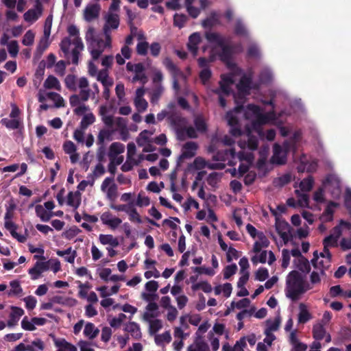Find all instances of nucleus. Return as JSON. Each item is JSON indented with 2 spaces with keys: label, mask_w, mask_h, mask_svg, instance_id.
Segmentation results:
<instances>
[{
  "label": "nucleus",
  "mask_w": 351,
  "mask_h": 351,
  "mask_svg": "<svg viewBox=\"0 0 351 351\" xmlns=\"http://www.w3.org/2000/svg\"><path fill=\"white\" fill-rule=\"evenodd\" d=\"M68 36L61 41L60 47L64 54V57L71 60L72 63L77 64L79 58L84 49L80 30L75 25H70L67 27Z\"/></svg>",
  "instance_id": "obj_1"
},
{
  "label": "nucleus",
  "mask_w": 351,
  "mask_h": 351,
  "mask_svg": "<svg viewBox=\"0 0 351 351\" xmlns=\"http://www.w3.org/2000/svg\"><path fill=\"white\" fill-rule=\"evenodd\" d=\"M85 40L88 49L94 60H97L105 50L112 48L111 36H105V39L99 37L92 26L88 27Z\"/></svg>",
  "instance_id": "obj_2"
},
{
  "label": "nucleus",
  "mask_w": 351,
  "mask_h": 351,
  "mask_svg": "<svg viewBox=\"0 0 351 351\" xmlns=\"http://www.w3.org/2000/svg\"><path fill=\"white\" fill-rule=\"evenodd\" d=\"M310 289L304 278L298 271H291L287 278V296L295 301Z\"/></svg>",
  "instance_id": "obj_3"
},
{
  "label": "nucleus",
  "mask_w": 351,
  "mask_h": 351,
  "mask_svg": "<svg viewBox=\"0 0 351 351\" xmlns=\"http://www.w3.org/2000/svg\"><path fill=\"white\" fill-rule=\"evenodd\" d=\"M244 111V117L245 119H250L252 116L255 117L252 122V126L255 130H260L261 127L267 123L270 120L276 119V113L274 110L269 111L266 114L261 112V108L255 104H249Z\"/></svg>",
  "instance_id": "obj_4"
},
{
  "label": "nucleus",
  "mask_w": 351,
  "mask_h": 351,
  "mask_svg": "<svg viewBox=\"0 0 351 351\" xmlns=\"http://www.w3.org/2000/svg\"><path fill=\"white\" fill-rule=\"evenodd\" d=\"M252 79L250 77L243 75L241 77L237 88L239 91L238 97H234L237 106L234 108L233 112L241 113L244 110L243 104L244 103V97L250 93Z\"/></svg>",
  "instance_id": "obj_5"
},
{
  "label": "nucleus",
  "mask_w": 351,
  "mask_h": 351,
  "mask_svg": "<svg viewBox=\"0 0 351 351\" xmlns=\"http://www.w3.org/2000/svg\"><path fill=\"white\" fill-rule=\"evenodd\" d=\"M322 184L327 188L333 198H339L341 194V182L338 176L328 174L323 180Z\"/></svg>",
  "instance_id": "obj_6"
},
{
  "label": "nucleus",
  "mask_w": 351,
  "mask_h": 351,
  "mask_svg": "<svg viewBox=\"0 0 351 351\" xmlns=\"http://www.w3.org/2000/svg\"><path fill=\"white\" fill-rule=\"evenodd\" d=\"M114 134L118 133L119 137L118 138L127 141L130 138L129 130L128 128V121L126 119L121 117H117L114 119L113 125L110 127Z\"/></svg>",
  "instance_id": "obj_7"
},
{
  "label": "nucleus",
  "mask_w": 351,
  "mask_h": 351,
  "mask_svg": "<svg viewBox=\"0 0 351 351\" xmlns=\"http://www.w3.org/2000/svg\"><path fill=\"white\" fill-rule=\"evenodd\" d=\"M221 51L219 53V58L221 61L225 63L228 64L232 60V55L234 53H240L243 51V47L241 44L237 45H226L225 43V40L222 43V45L219 46Z\"/></svg>",
  "instance_id": "obj_8"
},
{
  "label": "nucleus",
  "mask_w": 351,
  "mask_h": 351,
  "mask_svg": "<svg viewBox=\"0 0 351 351\" xmlns=\"http://www.w3.org/2000/svg\"><path fill=\"white\" fill-rule=\"evenodd\" d=\"M105 23L103 27L104 36H111V31L117 29L119 26V16L117 13L108 12L104 16Z\"/></svg>",
  "instance_id": "obj_9"
},
{
  "label": "nucleus",
  "mask_w": 351,
  "mask_h": 351,
  "mask_svg": "<svg viewBox=\"0 0 351 351\" xmlns=\"http://www.w3.org/2000/svg\"><path fill=\"white\" fill-rule=\"evenodd\" d=\"M101 190L110 201H114L117 197V186L113 178H106L101 183Z\"/></svg>",
  "instance_id": "obj_10"
},
{
  "label": "nucleus",
  "mask_w": 351,
  "mask_h": 351,
  "mask_svg": "<svg viewBox=\"0 0 351 351\" xmlns=\"http://www.w3.org/2000/svg\"><path fill=\"white\" fill-rule=\"evenodd\" d=\"M198 145L195 142L189 141L182 145L181 154L177 161V166L185 160L191 159L196 155Z\"/></svg>",
  "instance_id": "obj_11"
},
{
  "label": "nucleus",
  "mask_w": 351,
  "mask_h": 351,
  "mask_svg": "<svg viewBox=\"0 0 351 351\" xmlns=\"http://www.w3.org/2000/svg\"><path fill=\"white\" fill-rule=\"evenodd\" d=\"M87 100H84L82 97L77 95H73L70 97L69 102L71 106L74 108L73 112L79 116L84 115L89 111V108L85 105L84 102Z\"/></svg>",
  "instance_id": "obj_12"
},
{
  "label": "nucleus",
  "mask_w": 351,
  "mask_h": 351,
  "mask_svg": "<svg viewBox=\"0 0 351 351\" xmlns=\"http://www.w3.org/2000/svg\"><path fill=\"white\" fill-rule=\"evenodd\" d=\"M155 130H145L142 131L136 139V143L139 147H143V152H147L152 151L150 143L153 142L152 138Z\"/></svg>",
  "instance_id": "obj_13"
},
{
  "label": "nucleus",
  "mask_w": 351,
  "mask_h": 351,
  "mask_svg": "<svg viewBox=\"0 0 351 351\" xmlns=\"http://www.w3.org/2000/svg\"><path fill=\"white\" fill-rule=\"evenodd\" d=\"M165 119L168 120L171 123L173 130H176V112L172 104H170L167 108L162 110L157 114L158 121H162Z\"/></svg>",
  "instance_id": "obj_14"
},
{
  "label": "nucleus",
  "mask_w": 351,
  "mask_h": 351,
  "mask_svg": "<svg viewBox=\"0 0 351 351\" xmlns=\"http://www.w3.org/2000/svg\"><path fill=\"white\" fill-rule=\"evenodd\" d=\"M43 5L40 2H37L33 8L27 10L23 15L24 20L29 23L36 22L43 14Z\"/></svg>",
  "instance_id": "obj_15"
},
{
  "label": "nucleus",
  "mask_w": 351,
  "mask_h": 351,
  "mask_svg": "<svg viewBox=\"0 0 351 351\" xmlns=\"http://www.w3.org/2000/svg\"><path fill=\"white\" fill-rule=\"evenodd\" d=\"M50 269V263L45 261H37L34 266L29 269V274L32 280H37L41 274Z\"/></svg>",
  "instance_id": "obj_16"
},
{
  "label": "nucleus",
  "mask_w": 351,
  "mask_h": 351,
  "mask_svg": "<svg viewBox=\"0 0 351 351\" xmlns=\"http://www.w3.org/2000/svg\"><path fill=\"white\" fill-rule=\"evenodd\" d=\"M47 319L43 317L28 318L25 317L21 322V327L26 330H34L36 326H43L46 324Z\"/></svg>",
  "instance_id": "obj_17"
},
{
  "label": "nucleus",
  "mask_w": 351,
  "mask_h": 351,
  "mask_svg": "<svg viewBox=\"0 0 351 351\" xmlns=\"http://www.w3.org/2000/svg\"><path fill=\"white\" fill-rule=\"evenodd\" d=\"M180 121V117L177 114V123ZM197 133L192 126L179 128L177 125V138L184 140L186 138H196Z\"/></svg>",
  "instance_id": "obj_18"
},
{
  "label": "nucleus",
  "mask_w": 351,
  "mask_h": 351,
  "mask_svg": "<svg viewBox=\"0 0 351 351\" xmlns=\"http://www.w3.org/2000/svg\"><path fill=\"white\" fill-rule=\"evenodd\" d=\"M101 222L112 229L117 228L122 222L121 219L112 215L110 212H104L101 215Z\"/></svg>",
  "instance_id": "obj_19"
},
{
  "label": "nucleus",
  "mask_w": 351,
  "mask_h": 351,
  "mask_svg": "<svg viewBox=\"0 0 351 351\" xmlns=\"http://www.w3.org/2000/svg\"><path fill=\"white\" fill-rule=\"evenodd\" d=\"M144 159L143 155L136 156H127L125 162L122 165L121 169L124 171H130L135 166L139 165V163Z\"/></svg>",
  "instance_id": "obj_20"
},
{
  "label": "nucleus",
  "mask_w": 351,
  "mask_h": 351,
  "mask_svg": "<svg viewBox=\"0 0 351 351\" xmlns=\"http://www.w3.org/2000/svg\"><path fill=\"white\" fill-rule=\"evenodd\" d=\"M271 161L274 164L284 165L287 162V156L282 152V147L278 144L274 145V154L271 157Z\"/></svg>",
  "instance_id": "obj_21"
},
{
  "label": "nucleus",
  "mask_w": 351,
  "mask_h": 351,
  "mask_svg": "<svg viewBox=\"0 0 351 351\" xmlns=\"http://www.w3.org/2000/svg\"><path fill=\"white\" fill-rule=\"evenodd\" d=\"M158 316V306L156 303L150 302L147 304L143 315V319L147 322L150 320L157 319Z\"/></svg>",
  "instance_id": "obj_22"
},
{
  "label": "nucleus",
  "mask_w": 351,
  "mask_h": 351,
  "mask_svg": "<svg viewBox=\"0 0 351 351\" xmlns=\"http://www.w3.org/2000/svg\"><path fill=\"white\" fill-rule=\"evenodd\" d=\"M99 333V329L91 322H85L83 330L84 336L88 339L93 340L95 339Z\"/></svg>",
  "instance_id": "obj_23"
},
{
  "label": "nucleus",
  "mask_w": 351,
  "mask_h": 351,
  "mask_svg": "<svg viewBox=\"0 0 351 351\" xmlns=\"http://www.w3.org/2000/svg\"><path fill=\"white\" fill-rule=\"evenodd\" d=\"M100 5L99 4H90L87 5L84 10V19L87 21H91L97 18L99 11Z\"/></svg>",
  "instance_id": "obj_24"
},
{
  "label": "nucleus",
  "mask_w": 351,
  "mask_h": 351,
  "mask_svg": "<svg viewBox=\"0 0 351 351\" xmlns=\"http://www.w3.org/2000/svg\"><path fill=\"white\" fill-rule=\"evenodd\" d=\"M80 89V97H82L84 100H88L90 97V90L88 88V82L86 77H80L77 81V88Z\"/></svg>",
  "instance_id": "obj_25"
},
{
  "label": "nucleus",
  "mask_w": 351,
  "mask_h": 351,
  "mask_svg": "<svg viewBox=\"0 0 351 351\" xmlns=\"http://www.w3.org/2000/svg\"><path fill=\"white\" fill-rule=\"evenodd\" d=\"M339 206V204L332 201L329 202L326 206L324 213L320 217V219L323 222H330L333 220L334 208Z\"/></svg>",
  "instance_id": "obj_26"
},
{
  "label": "nucleus",
  "mask_w": 351,
  "mask_h": 351,
  "mask_svg": "<svg viewBox=\"0 0 351 351\" xmlns=\"http://www.w3.org/2000/svg\"><path fill=\"white\" fill-rule=\"evenodd\" d=\"M201 41V37L199 33L192 34L189 38L188 49L193 53V56H195L197 53V45Z\"/></svg>",
  "instance_id": "obj_27"
},
{
  "label": "nucleus",
  "mask_w": 351,
  "mask_h": 351,
  "mask_svg": "<svg viewBox=\"0 0 351 351\" xmlns=\"http://www.w3.org/2000/svg\"><path fill=\"white\" fill-rule=\"evenodd\" d=\"M52 302L65 306L72 307L77 304V301L73 298L63 295H55L52 298Z\"/></svg>",
  "instance_id": "obj_28"
},
{
  "label": "nucleus",
  "mask_w": 351,
  "mask_h": 351,
  "mask_svg": "<svg viewBox=\"0 0 351 351\" xmlns=\"http://www.w3.org/2000/svg\"><path fill=\"white\" fill-rule=\"evenodd\" d=\"M114 131L110 128H104L99 131L97 136V143L104 145L105 141L113 140Z\"/></svg>",
  "instance_id": "obj_29"
},
{
  "label": "nucleus",
  "mask_w": 351,
  "mask_h": 351,
  "mask_svg": "<svg viewBox=\"0 0 351 351\" xmlns=\"http://www.w3.org/2000/svg\"><path fill=\"white\" fill-rule=\"evenodd\" d=\"M160 305L162 307L169 309L167 319L169 321H173L176 319V310L171 305V298L169 296H164L160 300Z\"/></svg>",
  "instance_id": "obj_30"
},
{
  "label": "nucleus",
  "mask_w": 351,
  "mask_h": 351,
  "mask_svg": "<svg viewBox=\"0 0 351 351\" xmlns=\"http://www.w3.org/2000/svg\"><path fill=\"white\" fill-rule=\"evenodd\" d=\"M188 351H209V347L202 337H196L194 343L189 347Z\"/></svg>",
  "instance_id": "obj_31"
},
{
  "label": "nucleus",
  "mask_w": 351,
  "mask_h": 351,
  "mask_svg": "<svg viewBox=\"0 0 351 351\" xmlns=\"http://www.w3.org/2000/svg\"><path fill=\"white\" fill-rule=\"evenodd\" d=\"M239 145L241 148L244 149L246 146L250 150H256L258 146V139L253 135H248L247 141H240Z\"/></svg>",
  "instance_id": "obj_32"
},
{
  "label": "nucleus",
  "mask_w": 351,
  "mask_h": 351,
  "mask_svg": "<svg viewBox=\"0 0 351 351\" xmlns=\"http://www.w3.org/2000/svg\"><path fill=\"white\" fill-rule=\"evenodd\" d=\"M23 314L24 311L22 308L19 307H12L10 318L8 322V326L10 327L15 326Z\"/></svg>",
  "instance_id": "obj_33"
},
{
  "label": "nucleus",
  "mask_w": 351,
  "mask_h": 351,
  "mask_svg": "<svg viewBox=\"0 0 351 351\" xmlns=\"http://www.w3.org/2000/svg\"><path fill=\"white\" fill-rule=\"evenodd\" d=\"M36 216L40 219L42 221H48L53 217V212L47 210L43 205L38 204L35 207Z\"/></svg>",
  "instance_id": "obj_34"
},
{
  "label": "nucleus",
  "mask_w": 351,
  "mask_h": 351,
  "mask_svg": "<svg viewBox=\"0 0 351 351\" xmlns=\"http://www.w3.org/2000/svg\"><path fill=\"white\" fill-rule=\"evenodd\" d=\"M56 254L58 256L63 257L64 261L69 263H74L75 259L77 256V252L75 250H72L71 247H69L65 250H58Z\"/></svg>",
  "instance_id": "obj_35"
},
{
  "label": "nucleus",
  "mask_w": 351,
  "mask_h": 351,
  "mask_svg": "<svg viewBox=\"0 0 351 351\" xmlns=\"http://www.w3.org/2000/svg\"><path fill=\"white\" fill-rule=\"evenodd\" d=\"M99 241L102 245H108L112 247H116L119 245L118 239L112 234H101L99 236Z\"/></svg>",
  "instance_id": "obj_36"
},
{
  "label": "nucleus",
  "mask_w": 351,
  "mask_h": 351,
  "mask_svg": "<svg viewBox=\"0 0 351 351\" xmlns=\"http://www.w3.org/2000/svg\"><path fill=\"white\" fill-rule=\"evenodd\" d=\"M124 330L135 339H140L141 337L140 326L136 322H130L126 324Z\"/></svg>",
  "instance_id": "obj_37"
},
{
  "label": "nucleus",
  "mask_w": 351,
  "mask_h": 351,
  "mask_svg": "<svg viewBox=\"0 0 351 351\" xmlns=\"http://www.w3.org/2000/svg\"><path fill=\"white\" fill-rule=\"evenodd\" d=\"M338 240L333 238V236L328 235L323 240V245L324 246V252H326L327 258L331 259L332 254L329 250V247H335L338 245Z\"/></svg>",
  "instance_id": "obj_38"
},
{
  "label": "nucleus",
  "mask_w": 351,
  "mask_h": 351,
  "mask_svg": "<svg viewBox=\"0 0 351 351\" xmlns=\"http://www.w3.org/2000/svg\"><path fill=\"white\" fill-rule=\"evenodd\" d=\"M55 346L58 348L56 351H77L76 346L63 339H56L55 341Z\"/></svg>",
  "instance_id": "obj_39"
},
{
  "label": "nucleus",
  "mask_w": 351,
  "mask_h": 351,
  "mask_svg": "<svg viewBox=\"0 0 351 351\" xmlns=\"http://www.w3.org/2000/svg\"><path fill=\"white\" fill-rule=\"evenodd\" d=\"M290 226L287 222H280L276 225V230L280 237L285 241L288 240V233L290 232Z\"/></svg>",
  "instance_id": "obj_40"
},
{
  "label": "nucleus",
  "mask_w": 351,
  "mask_h": 351,
  "mask_svg": "<svg viewBox=\"0 0 351 351\" xmlns=\"http://www.w3.org/2000/svg\"><path fill=\"white\" fill-rule=\"evenodd\" d=\"M80 194L78 192H70L67 195V204L77 209L80 204Z\"/></svg>",
  "instance_id": "obj_41"
},
{
  "label": "nucleus",
  "mask_w": 351,
  "mask_h": 351,
  "mask_svg": "<svg viewBox=\"0 0 351 351\" xmlns=\"http://www.w3.org/2000/svg\"><path fill=\"white\" fill-rule=\"evenodd\" d=\"M44 87L47 89H55L56 90H60L61 88V86L58 80L53 76H49L44 82Z\"/></svg>",
  "instance_id": "obj_42"
},
{
  "label": "nucleus",
  "mask_w": 351,
  "mask_h": 351,
  "mask_svg": "<svg viewBox=\"0 0 351 351\" xmlns=\"http://www.w3.org/2000/svg\"><path fill=\"white\" fill-rule=\"evenodd\" d=\"M324 325L322 323L315 324L313 328V337L317 341L322 340L326 334Z\"/></svg>",
  "instance_id": "obj_43"
},
{
  "label": "nucleus",
  "mask_w": 351,
  "mask_h": 351,
  "mask_svg": "<svg viewBox=\"0 0 351 351\" xmlns=\"http://www.w3.org/2000/svg\"><path fill=\"white\" fill-rule=\"evenodd\" d=\"M205 37L208 43L216 44L218 47L225 40L223 37L215 32H206Z\"/></svg>",
  "instance_id": "obj_44"
},
{
  "label": "nucleus",
  "mask_w": 351,
  "mask_h": 351,
  "mask_svg": "<svg viewBox=\"0 0 351 351\" xmlns=\"http://www.w3.org/2000/svg\"><path fill=\"white\" fill-rule=\"evenodd\" d=\"M125 151V145L119 142L112 143L109 147L108 155H119Z\"/></svg>",
  "instance_id": "obj_45"
},
{
  "label": "nucleus",
  "mask_w": 351,
  "mask_h": 351,
  "mask_svg": "<svg viewBox=\"0 0 351 351\" xmlns=\"http://www.w3.org/2000/svg\"><path fill=\"white\" fill-rule=\"evenodd\" d=\"M49 37L50 36H47L46 34H43V36L40 39L36 47V53L38 55H41L43 51L48 47L49 45Z\"/></svg>",
  "instance_id": "obj_46"
},
{
  "label": "nucleus",
  "mask_w": 351,
  "mask_h": 351,
  "mask_svg": "<svg viewBox=\"0 0 351 351\" xmlns=\"http://www.w3.org/2000/svg\"><path fill=\"white\" fill-rule=\"evenodd\" d=\"M10 289L8 291L9 296L19 295L23 292V289L19 281L12 280L10 282Z\"/></svg>",
  "instance_id": "obj_47"
},
{
  "label": "nucleus",
  "mask_w": 351,
  "mask_h": 351,
  "mask_svg": "<svg viewBox=\"0 0 351 351\" xmlns=\"http://www.w3.org/2000/svg\"><path fill=\"white\" fill-rule=\"evenodd\" d=\"M219 23V16L215 12H211L210 16L202 21V25L204 27H212Z\"/></svg>",
  "instance_id": "obj_48"
},
{
  "label": "nucleus",
  "mask_w": 351,
  "mask_h": 351,
  "mask_svg": "<svg viewBox=\"0 0 351 351\" xmlns=\"http://www.w3.org/2000/svg\"><path fill=\"white\" fill-rule=\"evenodd\" d=\"M195 169H202L206 167L210 169H215V165L207 164L206 161L202 157H197L191 165Z\"/></svg>",
  "instance_id": "obj_49"
},
{
  "label": "nucleus",
  "mask_w": 351,
  "mask_h": 351,
  "mask_svg": "<svg viewBox=\"0 0 351 351\" xmlns=\"http://www.w3.org/2000/svg\"><path fill=\"white\" fill-rule=\"evenodd\" d=\"M26 344L29 351H43L45 348L44 342L40 339H36Z\"/></svg>",
  "instance_id": "obj_50"
},
{
  "label": "nucleus",
  "mask_w": 351,
  "mask_h": 351,
  "mask_svg": "<svg viewBox=\"0 0 351 351\" xmlns=\"http://www.w3.org/2000/svg\"><path fill=\"white\" fill-rule=\"evenodd\" d=\"M47 99L53 101L55 104V106L60 108L64 106L63 98L58 93L53 92L47 93Z\"/></svg>",
  "instance_id": "obj_51"
},
{
  "label": "nucleus",
  "mask_w": 351,
  "mask_h": 351,
  "mask_svg": "<svg viewBox=\"0 0 351 351\" xmlns=\"http://www.w3.org/2000/svg\"><path fill=\"white\" fill-rule=\"evenodd\" d=\"M297 268L302 272L306 274L309 273L311 271V265L308 259L304 256H301V258H298Z\"/></svg>",
  "instance_id": "obj_52"
},
{
  "label": "nucleus",
  "mask_w": 351,
  "mask_h": 351,
  "mask_svg": "<svg viewBox=\"0 0 351 351\" xmlns=\"http://www.w3.org/2000/svg\"><path fill=\"white\" fill-rule=\"evenodd\" d=\"M314 179L313 176H309L308 178L303 179L300 183V190L305 192L310 191L313 186Z\"/></svg>",
  "instance_id": "obj_53"
},
{
  "label": "nucleus",
  "mask_w": 351,
  "mask_h": 351,
  "mask_svg": "<svg viewBox=\"0 0 351 351\" xmlns=\"http://www.w3.org/2000/svg\"><path fill=\"white\" fill-rule=\"evenodd\" d=\"M295 193L298 197V204L300 207H309V197L306 193H302L299 190H295Z\"/></svg>",
  "instance_id": "obj_54"
},
{
  "label": "nucleus",
  "mask_w": 351,
  "mask_h": 351,
  "mask_svg": "<svg viewBox=\"0 0 351 351\" xmlns=\"http://www.w3.org/2000/svg\"><path fill=\"white\" fill-rule=\"evenodd\" d=\"M149 324V331L151 335L156 334L162 327V321L155 319L147 322Z\"/></svg>",
  "instance_id": "obj_55"
},
{
  "label": "nucleus",
  "mask_w": 351,
  "mask_h": 351,
  "mask_svg": "<svg viewBox=\"0 0 351 351\" xmlns=\"http://www.w3.org/2000/svg\"><path fill=\"white\" fill-rule=\"evenodd\" d=\"M95 121L94 114L91 112L85 114L81 121L80 126L82 130L87 128L90 125L93 124Z\"/></svg>",
  "instance_id": "obj_56"
},
{
  "label": "nucleus",
  "mask_w": 351,
  "mask_h": 351,
  "mask_svg": "<svg viewBox=\"0 0 351 351\" xmlns=\"http://www.w3.org/2000/svg\"><path fill=\"white\" fill-rule=\"evenodd\" d=\"M171 335L169 332H165L161 335H156L154 337L155 342L158 346H162L168 343L171 341Z\"/></svg>",
  "instance_id": "obj_57"
},
{
  "label": "nucleus",
  "mask_w": 351,
  "mask_h": 351,
  "mask_svg": "<svg viewBox=\"0 0 351 351\" xmlns=\"http://www.w3.org/2000/svg\"><path fill=\"white\" fill-rule=\"evenodd\" d=\"M234 34L239 36H247V31L241 20H237L234 25Z\"/></svg>",
  "instance_id": "obj_58"
},
{
  "label": "nucleus",
  "mask_w": 351,
  "mask_h": 351,
  "mask_svg": "<svg viewBox=\"0 0 351 351\" xmlns=\"http://www.w3.org/2000/svg\"><path fill=\"white\" fill-rule=\"evenodd\" d=\"M300 306V311L298 315V322L300 323L304 324L311 318V315L309 312L304 308V305L303 304H301Z\"/></svg>",
  "instance_id": "obj_59"
},
{
  "label": "nucleus",
  "mask_w": 351,
  "mask_h": 351,
  "mask_svg": "<svg viewBox=\"0 0 351 351\" xmlns=\"http://www.w3.org/2000/svg\"><path fill=\"white\" fill-rule=\"evenodd\" d=\"M134 104L138 112H144L148 107V103L144 98L134 99Z\"/></svg>",
  "instance_id": "obj_60"
},
{
  "label": "nucleus",
  "mask_w": 351,
  "mask_h": 351,
  "mask_svg": "<svg viewBox=\"0 0 351 351\" xmlns=\"http://www.w3.org/2000/svg\"><path fill=\"white\" fill-rule=\"evenodd\" d=\"M116 95L119 99V104L123 103L125 101V93L124 85L122 83L117 84L115 88Z\"/></svg>",
  "instance_id": "obj_61"
},
{
  "label": "nucleus",
  "mask_w": 351,
  "mask_h": 351,
  "mask_svg": "<svg viewBox=\"0 0 351 351\" xmlns=\"http://www.w3.org/2000/svg\"><path fill=\"white\" fill-rule=\"evenodd\" d=\"M280 317H277L275 318V320L274 322H271V320L267 321V328H265V331H269V332H272L273 331H276L278 330L280 324Z\"/></svg>",
  "instance_id": "obj_62"
},
{
  "label": "nucleus",
  "mask_w": 351,
  "mask_h": 351,
  "mask_svg": "<svg viewBox=\"0 0 351 351\" xmlns=\"http://www.w3.org/2000/svg\"><path fill=\"white\" fill-rule=\"evenodd\" d=\"M128 215L129 216V219L132 222L136 223H141L143 222L140 215L138 213L136 208L134 207V204L130 208L128 213Z\"/></svg>",
  "instance_id": "obj_63"
},
{
  "label": "nucleus",
  "mask_w": 351,
  "mask_h": 351,
  "mask_svg": "<svg viewBox=\"0 0 351 351\" xmlns=\"http://www.w3.org/2000/svg\"><path fill=\"white\" fill-rule=\"evenodd\" d=\"M192 289L193 290L201 289L204 293H210L212 291V287L207 281H202L196 284L193 285Z\"/></svg>",
  "instance_id": "obj_64"
}]
</instances>
